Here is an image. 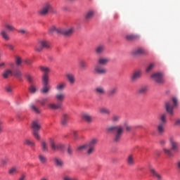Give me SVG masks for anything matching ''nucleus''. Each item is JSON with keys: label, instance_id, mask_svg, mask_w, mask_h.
Masks as SVG:
<instances>
[{"label": "nucleus", "instance_id": "34", "mask_svg": "<svg viewBox=\"0 0 180 180\" xmlns=\"http://www.w3.org/2000/svg\"><path fill=\"white\" fill-rule=\"evenodd\" d=\"M1 36L2 39L6 40V41H9V40H11V37H9V34H8V32H6V30H2L1 31Z\"/></svg>", "mask_w": 180, "mask_h": 180}, {"label": "nucleus", "instance_id": "22", "mask_svg": "<svg viewBox=\"0 0 180 180\" xmlns=\"http://www.w3.org/2000/svg\"><path fill=\"white\" fill-rule=\"evenodd\" d=\"M53 162L57 168H63L64 167V162L60 158H54Z\"/></svg>", "mask_w": 180, "mask_h": 180}, {"label": "nucleus", "instance_id": "42", "mask_svg": "<svg viewBox=\"0 0 180 180\" xmlns=\"http://www.w3.org/2000/svg\"><path fill=\"white\" fill-rule=\"evenodd\" d=\"M30 108L31 109L32 112H34V113H36L37 115H39L40 113V110L34 105V104L30 105Z\"/></svg>", "mask_w": 180, "mask_h": 180}, {"label": "nucleus", "instance_id": "17", "mask_svg": "<svg viewBox=\"0 0 180 180\" xmlns=\"http://www.w3.org/2000/svg\"><path fill=\"white\" fill-rule=\"evenodd\" d=\"M43 88L41 89V94H47L50 91V85H49V80H42Z\"/></svg>", "mask_w": 180, "mask_h": 180}, {"label": "nucleus", "instance_id": "29", "mask_svg": "<svg viewBox=\"0 0 180 180\" xmlns=\"http://www.w3.org/2000/svg\"><path fill=\"white\" fill-rule=\"evenodd\" d=\"M146 92H148V86H142L136 91L138 95H146Z\"/></svg>", "mask_w": 180, "mask_h": 180}, {"label": "nucleus", "instance_id": "37", "mask_svg": "<svg viewBox=\"0 0 180 180\" xmlns=\"http://www.w3.org/2000/svg\"><path fill=\"white\" fill-rule=\"evenodd\" d=\"M79 68L80 70H82V71H85V70H86V68H88V64L86 63V61L85 60H81L79 62Z\"/></svg>", "mask_w": 180, "mask_h": 180}, {"label": "nucleus", "instance_id": "24", "mask_svg": "<svg viewBox=\"0 0 180 180\" xmlns=\"http://www.w3.org/2000/svg\"><path fill=\"white\" fill-rule=\"evenodd\" d=\"M55 99L58 102V103H61L65 99V94L64 93H58L55 95Z\"/></svg>", "mask_w": 180, "mask_h": 180}, {"label": "nucleus", "instance_id": "12", "mask_svg": "<svg viewBox=\"0 0 180 180\" xmlns=\"http://www.w3.org/2000/svg\"><path fill=\"white\" fill-rule=\"evenodd\" d=\"M75 32V28L74 27H69L65 29H60V34L65 36L66 37H70L72 36Z\"/></svg>", "mask_w": 180, "mask_h": 180}, {"label": "nucleus", "instance_id": "49", "mask_svg": "<svg viewBox=\"0 0 180 180\" xmlns=\"http://www.w3.org/2000/svg\"><path fill=\"white\" fill-rule=\"evenodd\" d=\"M8 158H3L1 160V164H0V167L2 168L4 167V165H6V164H8Z\"/></svg>", "mask_w": 180, "mask_h": 180}, {"label": "nucleus", "instance_id": "3", "mask_svg": "<svg viewBox=\"0 0 180 180\" xmlns=\"http://www.w3.org/2000/svg\"><path fill=\"white\" fill-rule=\"evenodd\" d=\"M106 130L108 133L115 131L113 141L114 143H120V140H122V136L124 131V129L122 126H110L108 127Z\"/></svg>", "mask_w": 180, "mask_h": 180}, {"label": "nucleus", "instance_id": "36", "mask_svg": "<svg viewBox=\"0 0 180 180\" xmlns=\"http://www.w3.org/2000/svg\"><path fill=\"white\" fill-rule=\"evenodd\" d=\"M4 27L6 29V30L8 32H15V30H16V28H15V26H13V25L11 24V23H6L4 25Z\"/></svg>", "mask_w": 180, "mask_h": 180}, {"label": "nucleus", "instance_id": "50", "mask_svg": "<svg viewBox=\"0 0 180 180\" xmlns=\"http://www.w3.org/2000/svg\"><path fill=\"white\" fill-rule=\"evenodd\" d=\"M41 148H42V151H49V148H47V144L46 143L45 141H42L41 142Z\"/></svg>", "mask_w": 180, "mask_h": 180}, {"label": "nucleus", "instance_id": "43", "mask_svg": "<svg viewBox=\"0 0 180 180\" xmlns=\"http://www.w3.org/2000/svg\"><path fill=\"white\" fill-rule=\"evenodd\" d=\"M120 121V115H114L112 116L111 122H112V123H117Z\"/></svg>", "mask_w": 180, "mask_h": 180}, {"label": "nucleus", "instance_id": "4", "mask_svg": "<svg viewBox=\"0 0 180 180\" xmlns=\"http://www.w3.org/2000/svg\"><path fill=\"white\" fill-rule=\"evenodd\" d=\"M167 114H160L159 117V123L157 125V131L160 136H162V134L165 133V124H167Z\"/></svg>", "mask_w": 180, "mask_h": 180}, {"label": "nucleus", "instance_id": "21", "mask_svg": "<svg viewBox=\"0 0 180 180\" xmlns=\"http://www.w3.org/2000/svg\"><path fill=\"white\" fill-rule=\"evenodd\" d=\"M12 75H13V72L11 69H6L1 73V77L4 79H8V78H9L10 77H12Z\"/></svg>", "mask_w": 180, "mask_h": 180}, {"label": "nucleus", "instance_id": "35", "mask_svg": "<svg viewBox=\"0 0 180 180\" xmlns=\"http://www.w3.org/2000/svg\"><path fill=\"white\" fill-rule=\"evenodd\" d=\"M23 144L25 146H28L29 147H31V148H33V147L36 146V143H34V141L30 139H25L23 141Z\"/></svg>", "mask_w": 180, "mask_h": 180}, {"label": "nucleus", "instance_id": "1", "mask_svg": "<svg viewBox=\"0 0 180 180\" xmlns=\"http://www.w3.org/2000/svg\"><path fill=\"white\" fill-rule=\"evenodd\" d=\"M169 143L171 149L168 148H163L162 151L164 154L168 157V158H174L173 153H174V154L179 153V145L178 144V142L175 141V139L172 136L169 138Z\"/></svg>", "mask_w": 180, "mask_h": 180}, {"label": "nucleus", "instance_id": "26", "mask_svg": "<svg viewBox=\"0 0 180 180\" xmlns=\"http://www.w3.org/2000/svg\"><path fill=\"white\" fill-rule=\"evenodd\" d=\"M150 172L152 176H153V178H156V179L158 180H162V176H161V174L158 173L157 171H155V169L151 167L150 169Z\"/></svg>", "mask_w": 180, "mask_h": 180}, {"label": "nucleus", "instance_id": "55", "mask_svg": "<svg viewBox=\"0 0 180 180\" xmlns=\"http://www.w3.org/2000/svg\"><path fill=\"white\" fill-rule=\"evenodd\" d=\"M5 46H6V47H8L11 51H13L15 50V46H13V44H5Z\"/></svg>", "mask_w": 180, "mask_h": 180}, {"label": "nucleus", "instance_id": "58", "mask_svg": "<svg viewBox=\"0 0 180 180\" xmlns=\"http://www.w3.org/2000/svg\"><path fill=\"white\" fill-rule=\"evenodd\" d=\"M26 78H27V81L30 82V84H32V82H33V77L32 76H30V75H27Z\"/></svg>", "mask_w": 180, "mask_h": 180}, {"label": "nucleus", "instance_id": "14", "mask_svg": "<svg viewBox=\"0 0 180 180\" xmlns=\"http://www.w3.org/2000/svg\"><path fill=\"white\" fill-rule=\"evenodd\" d=\"M40 71L43 72L42 80H49V72H50V68L47 66H40Z\"/></svg>", "mask_w": 180, "mask_h": 180}, {"label": "nucleus", "instance_id": "30", "mask_svg": "<svg viewBox=\"0 0 180 180\" xmlns=\"http://www.w3.org/2000/svg\"><path fill=\"white\" fill-rule=\"evenodd\" d=\"M117 94V87H112L110 88L107 93V95L109 98H113L115 95Z\"/></svg>", "mask_w": 180, "mask_h": 180}, {"label": "nucleus", "instance_id": "48", "mask_svg": "<svg viewBox=\"0 0 180 180\" xmlns=\"http://www.w3.org/2000/svg\"><path fill=\"white\" fill-rule=\"evenodd\" d=\"M154 67H155V63H150L146 68V72H150V71L154 70Z\"/></svg>", "mask_w": 180, "mask_h": 180}, {"label": "nucleus", "instance_id": "19", "mask_svg": "<svg viewBox=\"0 0 180 180\" xmlns=\"http://www.w3.org/2000/svg\"><path fill=\"white\" fill-rule=\"evenodd\" d=\"M70 120V115L67 113H63L60 118V123L62 126H67L68 124V121Z\"/></svg>", "mask_w": 180, "mask_h": 180}, {"label": "nucleus", "instance_id": "64", "mask_svg": "<svg viewBox=\"0 0 180 180\" xmlns=\"http://www.w3.org/2000/svg\"><path fill=\"white\" fill-rule=\"evenodd\" d=\"M175 124L176 126H180V119L176 120Z\"/></svg>", "mask_w": 180, "mask_h": 180}, {"label": "nucleus", "instance_id": "60", "mask_svg": "<svg viewBox=\"0 0 180 180\" xmlns=\"http://www.w3.org/2000/svg\"><path fill=\"white\" fill-rule=\"evenodd\" d=\"M18 180H26V175L25 174H22L18 178Z\"/></svg>", "mask_w": 180, "mask_h": 180}, {"label": "nucleus", "instance_id": "27", "mask_svg": "<svg viewBox=\"0 0 180 180\" xmlns=\"http://www.w3.org/2000/svg\"><path fill=\"white\" fill-rule=\"evenodd\" d=\"M48 108L51 110H57L58 109H61L62 108V104L60 103H49L48 104Z\"/></svg>", "mask_w": 180, "mask_h": 180}, {"label": "nucleus", "instance_id": "11", "mask_svg": "<svg viewBox=\"0 0 180 180\" xmlns=\"http://www.w3.org/2000/svg\"><path fill=\"white\" fill-rule=\"evenodd\" d=\"M131 54L134 57H136V56H147V54H148V51L144 48L138 47L134 49Z\"/></svg>", "mask_w": 180, "mask_h": 180}, {"label": "nucleus", "instance_id": "46", "mask_svg": "<svg viewBox=\"0 0 180 180\" xmlns=\"http://www.w3.org/2000/svg\"><path fill=\"white\" fill-rule=\"evenodd\" d=\"M18 172V167H13L8 170L9 175H15Z\"/></svg>", "mask_w": 180, "mask_h": 180}, {"label": "nucleus", "instance_id": "8", "mask_svg": "<svg viewBox=\"0 0 180 180\" xmlns=\"http://www.w3.org/2000/svg\"><path fill=\"white\" fill-rule=\"evenodd\" d=\"M44 49H50V44L46 40H40L38 41V44L35 46V51L41 53Z\"/></svg>", "mask_w": 180, "mask_h": 180}, {"label": "nucleus", "instance_id": "56", "mask_svg": "<svg viewBox=\"0 0 180 180\" xmlns=\"http://www.w3.org/2000/svg\"><path fill=\"white\" fill-rule=\"evenodd\" d=\"M39 131H34L33 134L37 140H40V135H39Z\"/></svg>", "mask_w": 180, "mask_h": 180}, {"label": "nucleus", "instance_id": "40", "mask_svg": "<svg viewBox=\"0 0 180 180\" xmlns=\"http://www.w3.org/2000/svg\"><path fill=\"white\" fill-rule=\"evenodd\" d=\"M49 34H53V33H59L61 34V29L56 28L55 27H52L49 30Z\"/></svg>", "mask_w": 180, "mask_h": 180}, {"label": "nucleus", "instance_id": "52", "mask_svg": "<svg viewBox=\"0 0 180 180\" xmlns=\"http://www.w3.org/2000/svg\"><path fill=\"white\" fill-rule=\"evenodd\" d=\"M124 127H125L127 131H130L131 130V127L129 124V122H125L124 123Z\"/></svg>", "mask_w": 180, "mask_h": 180}, {"label": "nucleus", "instance_id": "61", "mask_svg": "<svg viewBox=\"0 0 180 180\" xmlns=\"http://www.w3.org/2000/svg\"><path fill=\"white\" fill-rule=\"evenodd\" d=\"M6 92H12V86H7L5 88Z\"/></svg>", "mask_w": 180, "mask_h": 180}, {"label": "nucleus", "instance_id": "7", "mask_svg": "<svg viewBox=\"0 0 180 180\" xmlns=\"http://www.w3.org/2000/svg\"><path fill=\"white\" fill-rule=\"evenodd\" d=\"M151 78L153 81L156 82V84H159V85H162V84H165V80L164 79V74H162V72L153 73L151 75Z\"/></svg>", "mask_w": 180, "mask_h": 180}, {"label": "nucleus", "instance_id": "2", "mask_svg": "<svg viewBox=\"0 0 180 180\" xmlns=\"http://www.w3.org/2000/svg\"><path fill=\"white\" fill-rule=\"evenodd\" d=\"M96 144H98V139H93L85 145L78 146L77 150H85L86 151L87 155H91V154H94V153H95V147H96Z\"/></svg>", "mask_w": 180, "mask_h": 180}, {"label": "nucleus", "instance_id": "44", "mask_svg": "<svg viewBox=\"0 0 180 180\" xmlns=\"http://www.w3.org/2000/svg\"><path fill=\"white\" fill-rule=\"evenodd\" d=\"M28 90L30 92V94H36V91H37V89L36 87V85L31 84L28 88Z\"/></svg>", "mask_w": 180, "mask_h": 180}, {"label": "nucleus", "instance_id": "53", "mask_svg": "<svg viewBox=\"0 0 180 180\" xmlns=\"http://www.w3.org/2000/svg\"><path fill=\"white\" fill-rule=\"evenodd\" d=\"M47 101H48L47 98H43L41 99V101H38V102H39V103H41L42 106H44L47 103Z\"/></svg>", "mask_w": 180, "mask_h": 180}, {"label": "nucleus", "instance_id": "31", "mask_svg": "<svg viewBox=\"0 0 180 180\" xmlns=\"http://www.w3.org/2000/svg\"><path fill=\"white\" fill-rule=\"evenodd\" d=\"M127 164L129 165V167L134 166L136 164V162L134 161V156L129 155L127 158Z\"/></svg>", "mask_w": 180, "mask_h": 180}, {"label": "nucleus", "instance_id": "41", "mask_svg": "<svg viewBox=\"0 0 180 180\" xmlns=\"http://www.w3.org/2000/svg\"><path fill=\"white\" fill-rule=\"evenodd\" d=\"M65 86H67V84L62 82L56 85V89H57V91H64V89H65Z\"/></svg>", "mask_w": 180, "mask_h": 180}, {"label": "nucleus", "instance_id": "18", "mask_svg": "<svg viewBox=\"0 0 180 180\" xmlns=\"http://www.w3.org/2000/svg\"><path fill=\"white\" fill-rule=\"evenodd\" d=\"M41 127L39 120H34L32 122L31 128L33 129L34 131H39Z\"/></svg>", "mask_w": 180, "mask_h": 180}, {"label": "nucleus", "instance_id": "25", "mask_svg": "<svg viewBox=\"0 0 180 180\" xmlns=\"http://www.w3.org/2000/svg\"><path fill=\"white\" fill-rule=\"evenodd\" d=\"M150 172L152 176H153V178H156V179L158 180H162V176H161V174L158 173L157 171H155V169L151 167L150 169Z\"/></svg>", "mask_w": 180, "mask_h": 180}, {"label": "nucleus", "instance_id": "9", "mask_svg": "<svg viewBox=\"0 0 180 180\" xmlns=\"http://www.w3.org/2000/svg\"><path fill=\"white\" fill-rule=\"evenodd\" d=\"M94 71L96 75H105L108 72V69L105 66L97 63L94 66Z\"/></svg>", "mask_w": 180, "mask_h": 180}, {"label": "nucleus", "instance_id": "20", "mask_svg": "<svg viewBox=\"0 0 180 180\" xmlns=\"http://www.w3.org/2000/svg\"><path fill=\"white\" fill-rule=\"evenodd\" d=\"M94 92L96 95H98V96H102L106 94V90L105 89V87L98 86L95 89Z\"/></svg>", "mask_w": 180, "mask_h": 180}, {"label": "nucleus", "instance_id": "28", "mask_svg": "<svg viewBox=\"0 0 180 180\" xmlns=\"http://www.w3.org/2000/svg\"><path fill=\"white\" fill-rule=\"evenodd\" d=\"M82 117L84 122H86V123H92L93 122L92 115L88 112L84 113Z\"/></svg>", "mask_w": 180, "mask_h": 180}, {"label": "nucleus", "instance_id": "38", "mask_svg": "<svg viewBox=\"0 0 180 180\" xmlns=\"http://www.w3.org/2000/svg\"><path fill=\"white\" fill-rule=\"evenodd\" d=\"M15 63L17 67H20L22 65V63H23V60H22V57L19 56H15Z\"/></svg>", "mask_w": 180, "mask_h": 180}, {"label": "nucleus", "instance_id": "51", "mask_svg": "<svg viewBox=\"0 0 180 180\" xmlns=\"http://www.w3.org/2000/svg\"><path fill=\"white\" fill-rule=\"evenodd\" d=\"M63 179V180H79L78 179V178L72 177V176H70L69 175L64 176Z\"/></svg>", "mask_w": 180, "mask_h": 180}, {"label": "nucleus", "instance_id": "23", "mask_svg": "<svg viewBox=\"0 0 180 180\" xmlns=\"http://www.w3.org/2000/svg\"><path fill=\"white\" fill-rule=\"evenodd\" d=\"M125 39L127 41H136V40H139L140 39V37L137 34H127L125 37Z\"/></svg>", "mask_w": 180, "mask_h": 180}, {"label": "nucleus", "instance_id": "54", "mask_svg": "<svg viewBox=\"0 0 180 180\" xmlns=\"http://www.w3.org/2000/svg\"><path fill=\"white\" fill-rule=\"evenodd\" d=\"M18 32L20 33V34H28V32L27 30H25V29H20L18 30Z\"/></svg>", "mask_w": 180, "mask_h": 180}, {"label": "nucleus", "instance_id": "33", "mask_svg": "<svg viewBox=\"0 0 180 180\" xmlns=\"http://www.w3.org/2000/svg\"><path fill=\"white\" fill-rule=\"evenodd\" d=\"M66 77L70 84H71L72 85L75 84V75H74V74L68 73L66 75Z\"/></svg>", "mask_w": 180, "mask_h": 180}, {"label": "nucleus", "instance_id": "59", "mask_svg": "<svg viewBox=\"0 0 180 180\" xmlns=\"http://www.w3.org/2000/svg\"><path fill=\"white\" fill-rule=\"evenodd\" d=\"M68 154L69 155H72V147H71V146H69L68 148Z\"/></svg>", "mask_w": 180, "mask_h": 180}, {"label": "nucleus", "instance_id": "63", "mask_svg": "<svg viewBox=\"0 0 180 180\" xmlns=\"http://www.w3.org/2000/svg\"><path fill=\"white\" fill-rule=\"evenodd\" d=\"M160 146H165V144H167V141H165L164 139H161L160 141Z\"/></svg>", "mask_w": 180, "mask_h": 180}, {"label": "nucleus", "instance_id": "5", "mask_svg": "<svg viewBox=\"0 0 180 180\" xmlns=\"http://www.w3.org/2000/svg\"><path fill=\"white\" fill-rule=\"evenodd\" d=\"M51 11V4L49 2L44 3L41 8L37 11L39 16H46Z\"/></svg>", "mask_w": 180, "mask_h": 180}, {"label": "nucleus", "instance_id": "32", "mask_svg": "<svg viewBox=\"0 0 180 180\" xmlns=\"http://www.w3.org/2000/svg\"><path fill=\"white\" fill-rule=\"evenodd\" d=\"M98 112L101 113V115H106L107 116L110 115V110L106 107H101L98 109Z\"/></svg>", "mask_w": 180, "mask_h": 180}, {"label": "nucleus", "instance_id": "6", "mask_svg": "<svg viewBox=\"0 0 180 180\" xmlns=\"http://www.w3.org/2000/svg\"><path fill=\"white\" fill-rule=\"evenodd\" d=\"M172 103L174 105H172ZM178 105V99L176 98L173 97L172 98V101H168L166 103L165 108L167 113H169V115H174V108L175 106Z\"/></svg>", "mask_w": 180, "mask_h": 180}, {"label": "nucleus", "instance_id": "10", "mask_svg": "<svg viewBox=\"0 0 180 180\" xmlns=\"http://www.w3.org/2000/svg\"><path fill=\"white\" fill-rule=\"evenodd\" d=\"M143 75V71L141 70H134L129 77L131 82H137L138 80L141 78Z\"/></svg>", "mask_w": 180, "mask_h": 180}, {"label": "nucleus", "instance_id": "57", "mask_svg": "<svg viewBox=\"0 0 180 180\" xmlns=\"http://www.w3.org/2000/svg\"><path fill=\"white\" fill-rule=\"evenodd\" d=\"M4 131V122L0 120V134Z\"/></svg>", "mask_w": 180, "mask_h": 180}, {"label": "nucleus", "instance_id": "39", "mask_svg": "<svg viewBox=\"0 0 180 180\" xmlns=\"http://www.w3.org/2000/svg\"><path fill=\"white\" fill-rule=\"evenodd\" d=\"M94 15L95 12H94V11L92 10H90L86 13L85 18L86 20H90V19H92L94 18Z\"/></svg>", "mask_w": 180, "mask_h": 180}, {"label": "nucleus", "instance_id": "13", "mask_svg": "<svg viewBox=\"0 0 180 180\" xmlns=\"http://www.w3.org/2000/svg\"><path fill=\"white\" fill-rule=\"evenodd\" d=\"M50 147L53 151H63L65 148L63 143H58L54 141H51Z\"/></svg>", "mask_w": 180, "mask_h": 180}, {"label": "nucleus", "instance_id": "62", "mask_svg": "<svg viewBox=\"0 0 180 180\" xmlns=\"http://www.w3.org/2000/svg\"><path fill=\"white\" fill-rule=\"evenodd\" d=\"M73 137L77 140L78 139V132L77 131H73Z\"/></svg>", "mask_w": 180, "mask_h": 180}, {"label": "nucleus", "instance_id": "15", "mask_svg": "<svg viewBox=\"0 0 180 180\" xmlns=\"http://www.w3.org/2000/svg\"><path fill=\"white\" fill-rule=\"evenodd\" d=\"M109 61H110V58H109L108 57L101 56L97 60V64L105 67V65H108Z\"/></svg>", "mask_w": 180, "mask_h": 180}, {"label": "nucleus", "instance_id": "47", "mask_svg": "<svg viewBox=\"0 0 180 180\" xmlns=\"http://www.w3.org/2000/svg\"><path fill=\"white\" fill-rule=\"evenodd\" d=\"M13 75L16 77V78H22V72H20L19 70H17L13 73Z\"/></svg>", "mask_w": 180, "mask_h": 180}, {"label": "nucleus", "instance_id": "45", "mask_svg": "<svg viewBox=\"0 0 180 180\" xmlns=\"http://www.w3.org/2000/svg\"><path fill=\"white\" fill-rule=\"evenodd\" d=\"M38 158L41 164H46L47 162V158L43 155H39Z\"/></svg>", "mask_w": 180, "mask_h": 180}, {"label": "nucleus", "instance_id": "16", "mask_svg": "<svg viewBox=\"0 0 180 180\" xmlns=\"http://www.w3.org/2000/svg\"><path fill=\"white\" fill-rule=\"evenodd\" d=\"M106 50V46L103 44H99L95 48V53L98 56H101V54H103L105 51Z\"/></svg>", "mask_w": 180, "mask_h": 180}]
</instances>
